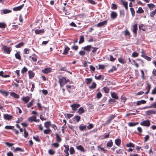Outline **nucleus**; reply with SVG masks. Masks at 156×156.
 <instances>
[{"label": "nucleus", "instance_id": "nucleus-1", "mask_svg": "<svg viewBox=\"0 0 156 156\" xmlns=\"http://www.w3.org/2000/svg\"><path fill=\"white\" fill-rule=\"evenodd\" d=\"M69 81L68 80H66V78L62 77L59 79V83L61 87H62Z\"/></svg>", "mask_w": 156, "mask_h": 156}, {"label": "nucleus", "instance_id": "nucleus-2", "mask_svg": "<svg viewBox=\"0 0 156 156\" xmlns=\"http://www.w3.org/2000/svg\"><path fill=\"white\" fill-rule=\"evenodd\" d=\"M141 126H149L150 125V121L149 120H144L140 123Z\"/></svg>", "mask_w": 156, "mask_h": 156}, {"label": "nucleus", "instance_id": "nucleus-3", "mask_svg": "<svg viewBox=\"0 0 156 156\" xmlns=\"http://www.w3.org/2000/svg\"><path fill=\"white\" fill-rule=\"evenodd\" d=\"M107 20H105L103 22L98 23L97 25V26L98 27H101L102 26H105L106 25L107 23Z\"/></svg>", "mask_w": 156, "mask_h": 156}, {"label": "nucleus", "instance_id": "nucleus-4", "mask_svg": "<svg viewBox=\"0 0 156 156\" xmlns=\"http://www.w3.org/2000/svg\"><path fill=\"white\" fill-rule=\"evenodd\" d=\"M80 106V105L78 104H74L71 105V107L72 108V110L74 111H76L77 110V108Z\"/></svg>", "mask_w": 156, "mask_h": 156}, {"label": "nucleus", "instance_id": "nucleus-5", "mask_svg": "<svg viewBox=\"0 0 156 156\" xmlns=\"http://www.w3.org/2000/svg\"><path fill=\"white\" fill-rule=\"evenodd\" d=\"M64 147L65 148V150H64V152L66 154L65 156H69V154L68 151L69 150V146L68 145H64Z\"/></svg>", "mask_w": 156, "mask_h": 156}, {"label": "nucleus", "instance_id": "nucleus-6", "mask_svg": "<svg viewBox=\"0 0 156 156\" xmlns=\"http://www.w3.org/2000/svg\"><path fill=\"white\" fill-rule=\"evenodd\" d=\"M116 115H111V116L108 117V119L105 122L106 124H109L111 122L112 120L116 117Z\"/></svg>", "mask_w": 156, "mask_h": 156}, {"label": "nucleus", "instance_id": "nucleus-7", "mask_svg": "<svg viewBox=\"0 0 156 156\" xmlns=\"http://www.w3.org/2000/svg\"><path fill=\"white\" fill-rule=\"evenodd\" d=\"M12 117L13 116L11 115L5 114H3V118L5 120H10L12 119Z\"/></svg>", "mask_w": 156, "mask_h": 156}, {"label": "nucleus", "instance_id": "nucleus-8", "mask_svg": "<svg viewBox=\"0 0 156 156\" xmlns=\"http://www.w3.org/2000/svg\"><path fill=\"white\" fill-rule=\"evenodd\" d=\"M120 2L122 5L124 7L126 10L127 11L128 10V3L127 2L121 0Z\"/></svg>", "mask_w": 156, "mask_h": 156}, {"label": "nucleus", "instance_id": "nucleus-9", "mask_svg": "<svg viewBox=\"0 0 156 156\" xmlns=\"http://www.w3.org/2000/svg\"><path fill=\"white\" fill-rule=\"evenodd\" d=\"M45 31L44 29H37L35 30V33L36 34H42L44 33Z\"/></svg>", "mask_w": 156, "mask_h": 156}, {"label": "nucleus", "instance_id": "nucleus-10", "mask_svg": "<svg viewBox=\"0 0 156 156\" xmlns=\"http://www.w3.org/2000/svg\"><path fill=\"white\" fill-rule=\"evenodd\" d=\"M30 97L29 96L25 97L23 96V97L21 98L22 100L25 104L27 103L29 101L30 99Z\"/></svg>", "mask_w": 156, "mask_h": 156}, {"label": "nucleus", "instance_id": "nucleus-11", "mask_svg": "<svg viewBox=\"0 0 156 156\" xmlns=\"http://www.w3.org/2000/svg\"><path fill=\"white\" fill-rule=\"evenodd\" d=\"M51 68H47L42 70V72L44 73L48 74L50 73L51 72Z\"/></svg>", "mask_w": 156, "mask_h": 156}, {"label": "nucleus", "instance_id": "nucleus-12", "mask_svg": "<svg viewBox=\"0 0 156 156\" xmlns=\"http://www.w3.org/2000/svg\"><path fill=\"white\" fill-rule=\"evenodd\" d=\"M3 48L4 51L5 53L8 54H10L11 50L9 47H8L6 46H3Z\"/></svg>", "mask_w": 156, "mask_h": 156}, {"label": "nucleus", "instance_id": "nucleus-13", "mask_svg": "<svg viewBox=\"0 0 156 156\" xmlns=\"http://www.w3.org/2000/svg\"><path fill=\"white\" fill-rule=\"evenodd\" d=\"M92 49V46L91 45H88L84 47L83 49L84 51H86L89 52Z\"/></svg>", "mask_w": 156, "mask_h": 156}, {"label": "nucleus", "instance_id": "nucleus-14", "mask_svg": "<svg viewBox=\"0 0 156 156\" xmlns=\"http://www.w3.org/2000/svg\"><path fill=\"white\" fill-rule=\"evenodd\" d=\"M56 136V141L60 143L62 141V138L60 137V135L57 133H55Z\"/></svg>", "mask_w": 156, "mask_h": 156}, {"label": "nucleus", "instance_id": "nucleus-15", "mask_svg": "<svg viewBox=\"0 0 156 156\" xmlns=\"http://www.w3.org/2000/svg\"><path fill=\"white\" fill-rule=\"evenodd\" d=\"M111 18L113 19H115L117 16V13L114 11H112L110 15Z\"/></svg>", "mask_w": 156, "mask_h": 156}, {"label": "nucleus", "instance_id": "nucleus-16", "mask_svg": "<svg viewBox=\"0 0 156 156\" xmlns=\"http://www.w3.org/2000/svg\"><path fill=\"white\" fill-rule=\"evenodd\" d=\"M156 111L153 110H149L146 112V114L150 115L152 114H156Z\"/></svg>", "mask_w": 156, "mask_h": 156}, {"label": "nucleus", "instance_id": "nucleus-17", "mask_svg": "<svg viewBox=\"0 0 156 156\" xmlns=\"http://www.w3.org/2000/svg\"><path fill=\"white\" fill-rule=\"evenodd\" d=\"M28 120L29 122H31L33 121L35 122H37V120L36 119V117L34 116H32L30 117L28 119Z\"/></svg>", "mask_w": 156, "mask_h": 156}, {"label": "nucleus", "instance_id": "nucleus-18", "mask_svg": "<svg viewBox=\"0 0 156 156\" xmlns=\"http://www.w3.org/2000/svg\"><path fill=\"white\" fill-rule=\"evenodd\" d=\"M28 73L29 77L30 79H32L34 77V73L32 71L29 70Z\"/></svg>", "mask_w": 156, "mask_h": 156}, {"label": "nucleus", "instance_id": "nucleus-19", "mask_svg": "<svg viewBox=\"0 0 156 156\" xmlns=\"http://www.w3.org/2000/svg\"><path fill=\"white\" fill-rule=\"evenodd\" d=\"M10 95L16 98H19V95L14 93V92L12 91L10 93Z\"/></svg>", "mask_w": 156, "mask_h": 156}, {"label": "nucleus", "instance_id": "nucleus-20", "mask_svg": "<svg viewBox=\"0 0 156 156\" xmlns=\"http://www.w3.org/2000/svg\"><path fill=\"white\" fill-rule=\"evenodd\" d=\"M137 24H135L133 26V33L136 34H137Z\"/></svg>", "mask_w": 156, "mask_h": 156}, {"label": "nucleus", "instance_id": "nucleus-21", "mask_svg": "<svg viewBox=\"0 0 156 156\" xmlns=\"http://www.w3.org/2000/svg\"><path fill=\"white\" fill-rule=\"evenodd\" d=\"M0 93L3 95L5 97H7L8 96L9 92L6 91H2V90H0Z\"/></svg>", "mask_w": 156, "mask_h": 156}, {"label": "nucleus", "instance_id": "nucleus-22", "mask_svg": "<svg viewBox=\"0 0 156 156\" xmlns=\"http://www.w3.org/2000/svg\"><path fill=\"white\" fill-rule=\"evenodd\" d=\"M23 6L24 4H23L18 6L15 7L13 9V10L14 11H18L20 10L23 8Z\"/></svg>", "mask_w": 156, "mask_h": 156}, {"label": "nucleus", "instance_id": "nucleus-23", "mask_svg": "<svg viewBox=\"0 0 156 156\" xmlns=\"http://www.w3.org/2000/svg\"><path fill=\"white\" fill-rule=\"evenodd\" d=\"M146 101L144 100H141L140 101H137L136 103V105H139L141 104H145Z\"/></svg>", "mask_w": 156, "mask_h": 156}, {"label": "nucleus", "instance_id": "nucleus-24", "mask_svg": "<svg viewBox=\"0 0 156 156\" xmlns=\"http://www.w3.org/2000/svg\"><path fill=\"white\" fill-rule=\"evenodd\" d=\"M113 145V142L112 141V140H110L106 144V146L108 148H109L110 147H112Z\"/></svg>", "mask_w": 156, "mask_h": 156}, {"label": "nucleus", "instance_id": "nucleus-25", "mask_svg": "<svg viewBox=\"0 0 156 156\" xmlns=\"http://www.w3.org/2000/svg\"><path fill=\"white\" fill-rule=\"evenodd\" d=\"M51 122L50 121H48L45 122L44 123V126L47 129L49 128V126H51Z\"/></svg>", "mask_w": 156, "mask_h": 156}, {"label": "nucleus", "instance_id": "nucleus-26", "mask_svg": "<svg viewBox=\"0 0 156 156\" xmlns=\"http://www.w3.org/2000/svg\"><path fill=\"white\" fill-rule=\"evenodd\" d=\"M156 108V102H154L152 104H151L150 106H149L148 107H145L144 108Z\"/></svg>", "mask_w": 156, "mask_h": 156}, {"label": "nucleus", "instance_id": "nucleus-27", "mask_svg": "<svg viewBox=\"0 0 156 156\" xmlns=\"http://www.w3.org/2000/svg\"><path fill=\"white\" fill-rule=\"evenodd\" d=\"M136 12L138 14H141L143 13L144 12V10L141 7H139L137 10L136 11Z\"/></svg>", "mask_w": 156, "mask_h": 156}, {"label": "nucleus", "instance_id": "nucleus-28", "mask_svg": "<svg viewBox=\"0 0 156 156\" xmlns=\"http://www.w3.org/2000/svg\"><path fill=\"white\" fill-rule=\"evenodd\" d=\"M69 48L67 46H66L62 54L65 55H66L68 51L69 50Z\"/></svg>", "mask_w": 156, "mask_h": 156}, {"label": "nucleus", "instance_id": "nucleus-29", "mask_svg": "<svg viewBox=\"0 0 156 156\" xmlns=\"http://www.w3.org/2000/svg\"><path fill=\"white\" fill-rule=\"evenodd\" d=\"M124 34L125 36H128L129 37H131L130 34L127 29H126L124 31Z\"/></svg>", "mask_w": 156, "mask_h": 156}, {"label": "nucleus", "instance_id": "nucleus-30", "mask_svg": "<svg viewBox=\"0 0 156 156\" xmlns=\"http://www.w3.org/2000/svg\"><path fill=\"white\" fill-rule=\"evenodd\" d=\"M76 149L81 151L85 152L84 148L81 145H79L76 147Z\"/></svg>", "mask_w": 156, "mask_h": 156}, {"label": "nucleus", "instance_id": "nucleus-31", "mask_svg": "<svg viewBox=\"0 0 156 156\" xmlns=\"http://www.w3.org/2000/svg\"><path fill=\"white\" fill-rule=\"evenodd\" d=\"M121 143V140L119 139H115V144L117 146H119Z\"/></svg>", "mask_w": 156, "mask_h": 156}, {"label": "nucleus", "instance_id": "nucleus-32", "mask_svg": "<svg viewBox=\"0 0 156 156\" xmlns=\"http://www.w3.org/2000/svg\"><path fill=\"white\" fill-rule=\"evenodd\" d=\"M111 96L112 98H114L116 99H118V97L117 96V95L116 93L115 92H113L111 93Z\"/></svg>", "mask_w": 156, "mask_h": 156}, {"label": "nucleus", "instance_id": "nucleus-33", "mask_svg": "<svg viewBox=\"0 0 156 156\" xmlns=\"http://www.w3.org/2000/svg\"><path fill=\"white\" fill-rule=\"evenodd\" d=\"M84 112V110L83 108L82 107L80 108L77 112L80 115L82 114V113Z\"/></svg>", "mask_w": 156, "mask_h": 156}, {"label": "nucleus", "instance_id": "nucleus-34", "mask_svg": "<svg viewBox=\"0 0 156 156\" xmlns=\"http://www.w3.org/2000/svg\"><path fill=\"white\" fill-rule=\"evenodd\" d=\"M156 14V9L155 10L153 11L152 12L150 13V16L151 17L153 18L154 17V16H155Z\"/></svg>", "mask_w": 156, "mask_h": 156}, {"label": "nucleus", "instance_id": "nucleus-35", "mask_svg": "<svg viewBox=\"0 0 156 156\" xmlns=\"http://www.w3.org/2000/svg\"><path fill=\"white\" fill-rule=\"evenodd\" d=\"M96 87V83L95 82H93L92 83L91 86H89V87L90 89H94Z\"/></svg>", "mask_w": 156, "mask_h": 156}, {"label": "nucleus", "instance_id": "nucleus-36", "mask_svg": "<svg viewBox=\"0 0 156 156\" xmlns=\"http://www.w3.org/2000/svg\"><path fill=\"white\" fill-rule=\"evenodd\" d=\"M2 12L3 14H6L10 13L11 12V11L10 10L7 9H4L2 11Z\"/></svg>", "mask_w": 156, "mask_h": 156}, {"label": "nucleus", "instance_id": "nucleus-37", "mask_svg": "<svg viewBox=\"0 0 156 156\" xmlns=\"http://www.w3.org/2000/svg\"><path fill=\"white\" fill-rule=\"evenodd\" d=\"M139 124V122H129L128 123V125L129 126L131 127L134 126L136 125H138Z\"/></svg>", "mask_w": 156, "mask_h": 156}, {"label": "nucleus", "instance_id": "nucleus-38", "mask_svg": "<svg viewBox=\"0 0 156 156\" xmlns=\"http://www.w3.org/2000/svg\"><path fill=\"white\" fill-rule=\"evenodd\" d=\"M92 81L91 78L85 79V82L87 84H89Z\"/></svg>", "mask_w": 156, "mask_h": 156}, {"label": "nucleus", "instance_id": "nucleus-39", "mask_svg": "<svg viewBox=\"0 0 156 156\" xmlns=\"http://www.w3.org/2000/svg\"><path fill=\"white\" fill-rule=\"evenodd\" d=\"M118 60L120 63L122 64H124L126 63L124 59L121 57L119 58L118 59Z\"/></svg>", "mask_w": 156, "mask_h": 156}, {"label": "nucleus", "instance_id": "nucleus-40", "mask_svg": "<svg viewBox=\"0 0 156 156\" xmlns=\"http://www.w3.org/2000/svg\"><path fill=\"white\" fill-rule=\"evenodd\" d=\"M79 129L81 131H83V130H86V126H82L80 125L79 127Z\"/></svg>", "mask_w": 156, "mask_h": 156}, {"label": "nucleus", "instance_id": "nucleus-41", "mask_svg": "<svg viewBox=\"0 0 156 156\" xmlns=\"http://www.w3.org/2000/svg\"><path fill=\"white\" fill-rule=\"evenodd\" d=\"M6 27V24L4 23L0 22V28H5Z\"/></svg>", "mask_w": 156, "mask_h": 156}, {"label": "nucleus", "instance_id": "nucleus-42", "mask_svg": "<svg viewBox=\"0 0 156 156\" xmlns=\"http://www.w3.org/2000/svg\"><path fill=\"white\" fill-rule=\"evenodd\" d=\"M95 79L96 80H100L101 79L102 80H103L104 79V76L102 75H100L98 76H95Z\"/></svg>", "mask_w": 156, "mask_h": 156}, {"label": "nucleus", "instance_id": "nucleus-43", "mask_svg": "<svg viewBox=\"0 0 156 156\" xmlns=\"http://www.w3.org/2000/svg\"><path fill=\"white\" fill-rule=\"evenodd\" d=\"M34 99H33L27 105V107L28 108L30 107L33 105L34 101Z\"/></svg>", "mask_w": 156, "mask_h": 156}, {"label": "nucleus", "instance_id": "nucleus-44", "mask_svg": "<svg viewBox=\"0 0 156 156\" xmlns=\"http://www.w3.org/2000/svg\"><path fill=\"white\" fill-rule=\"evenodd\" d=\"M73 119L76 120L77 122H78L80 120V117L79 116L76 115L73 117Z\"/></svg>", "mask_w": 156, "mask_h": 156}, {"label": "nucleus", "instance_id": "nucleus-45", "mask_svg": "<svg viewBox=\"0 0 156 156\" xmlns=\"http://www.w3.org/2000/svg\"><path fill=\"white\" fill-rule=\"evenodd\" d=\"M51 130L49 128L47 129H44V130L43 132L44 134H48L50 133Z\"/></svg>", "mask_w": 156, "mask_h": 156}, {"label": "nucleus", "instance_id": "nucleus-46", "mask_svg": "<svg viewBox=\"0 0 156 156\" xmlns=\"http://www.w3.org/2000/svg\"><path fill=\"white\" fill-rule=\"evenodd\" d=\"M69 152L71 154H73L75 153V151L73 147H71L69 149Z\"/></svg>", "mask_w": 156, "mask_h": 156}, {"label": "nucleus", "instance_id": "nucleus-47", "mask_svg": "<svg viewBox=\"0 0 156 156\" xmlns=\"http://www.w3.org/2000/svg\"><path fill=\"white\" fill-rule=\"evenodd\" d=\"M24 44L23 42H21L15 46V47L16 48H20L22 47Z\"/></svg>", "mask_w": 156, "mask_h": 156}, {"label": "nucleus", "instance_id": "nucleus-48", "mask_svg": "<svg viewBox=\"0 0 156 156\" xmlns=\"http://www.w3.org/2000/svg\"><path fill=\"white\" fill-rule=\"evenodd\" d=\"M126 146L127 147H135V145L133 143L130 142L127 144H126Z\"/></svg>", "mask_w": 156, "mask_h": 156}, {"label": "nucleus", "instance_id": "nucleus-49", "mask_svg": "<svg viewBox=\"0 0 156 156\" xmlns=\"http://www.w3.org/2000/svg\"><path fill=\"white\" fill-rule=\"evenodd\" d=\"M15 57L16 59H17L20 60H21V56L17 52L15 54Z\"/></svg>", "mask_w": 156, "mask_h": 156}, {"label": "nucleus", "instance_id": "nucleus-50", "mask_svg": "<svg viewBox=\"0 0 156 156\" xmlns=\"http://www.w3.org/2000/svg\"><path fill=\"white\" fill-rule=\"evenodd\" d=\"M117 5L116 4L112 3L111 6V9L115 10L117 9Z\"/></svg>", "mask_w": 156, "mask_h": 156}, {"label": "nucleus", "instance_id": "nucleus-51", "mask_svg": "<svg viewBox=\"0 0 156 156\" xmlns=\"http://www.w3.org/2000/svg\"><path fill=\"white\" fill-rule=\"evenodd\" d=\"M130 10L132 16H134L135 14V11L134 10L133 8H131L130 9Z\"/></svg>", "mask_w": 156, "mask_h": 156}, {"label": "nucleus", "instance_id": "nucleus-52", "mask_svg": "<svg viewBox=\"0 0 156 156\" xmlns=\"http://www.w3.org/2000/svg\"><path fill=\"white\" fill-rule=\"evenodd\" d=\"M14 127L13 126H5V129H12L13 130V129H14Z\"/></svg>", "mask_w": 156, "mask_h": 156}, {"label": "nucleus", "instance_id": "nucleus-53", "mask_svg": "<svg viewBox=\"0 0 156 156\" xmlns=\"http://www.w3.org/2000/svg\"><path fill=\"white\" fill-rule=\"evenodd\" d=\"M27 69L25 67H24L21 71V73L23 74L27 72Z\"/></svg>", "mask_w": 156, "mask_h": 156}, {"label": "nucleus", "instance_id": "nucleus-54", "mask_svg": "<svg viewBox=\"0 0 156 156\" xmlns=\"http://www.w3.org/2000/svg\"><path fill=\"white\" fill-rule=\"evenodd\" d=\"M103 90L105 93H108L109 92V89L108 87H105L103 88Z\"/></svg>", "mask_w": 156, "mask_h": 156}, {"label": "nucleus", "instance_id": "nucleus-55", "mask_svg": "<svg viewBox=\"0 0 156 156\" xmlns=\"http://www.w3.org/2000/svg\"><path fill=\"white\" fill-rule=\"evenodd\" d=\"M17 151H23V150L20 148L17 147L13 151L16 152Z\"/></svg>", "mask_w": 156, "mask_h": 156}, {"label": "nucleus", "instance_id": "nucleus-56", "mask_svg": "<svg viewBox=\"0 0 156 156\" xmlns=\"http://www.w3.org/2000/svg\"><path fill=\"white\" fill-rule=\"evenodd\" d=\"M139 55V54L136 51L133 52L132 54V57H137Z\"/></svg>", "mask_w": 156, "mask_h": 156}, {"label": "nucleus", "instance_id": "nucleus-57", "mask_svg": "<svg viewBox=\"0 0 156 156\" xmlns=\"http://www.w3.org/2000/svg\"><path fill=\"white\" fill-rule=\"evenodd\" d=\"M48 152L50 155H53L55 154V151L52 149H50L49 150Z\"/></svg>", "mask_w": 156, "mask_h": 156}, {"label": "nucleus", "instance_id": "nucleus-58", "mask_svg": "<svg viewBox=\"0 0 156 156\" xmlns=\"http://www.w3.org/2000/svg\"><path fill=\"white\" fill-rule=\"evenodd\" d=\"M24 136L25 138L27 137L28 135V132L26 131V129H24Z\"/></svg>", "mask_w": 156, "mask_h": 156}, {"label": "nucleus", "instance_id": "nucleus-59", "mask_svg": "<svg viewBox=\"0 0 156 156\" xmlns=\"http://www.w3.org/2000/svg\"><path fill=\"white\" fill-rule=\"evenodd\" d=\"M147 6L149 8H154L155 7V5L151 3L147 5Z\"/></svg>", "mask_w": 156, "mask_h": 156}, {"label": "nucleus", "instance_id": "nucleus-60", "mask_svg": "<svg viewBox=\"0 0 156 156\" xmlns=\"http://www.w3.org/2000/svg\"><path fill=\"white\" fill-rule=\"evenodd\" d=\"M151 89V85L148 83H147V86L146 87V89L147 90L150 91Z\"/></svg>", "mask_w": 156, "mask_h": 156}, {"label": "nucleus", "instance_id": "nucleus-61", "mask_svg": "<svg viewBox=\"0 0 156 156\" xmlns=\"http://www.w3.org/2000/svg\"><path fill=\"white\" fill-rule=\"evenodd\" d=\"M102 96V94L100 92L96 94V97L98 99L100 98Z\"/></svg>", "mask_w": 156, "mask_h": 156}, {"label": "nucleus", "instance_id": "nucleus-62", "mask_svg": "<svg viewBox=\"0 0 156 156\" xmlns=\"http://www.w3.org/2000/svg\"><path fill=\"white\" fill-rule=\"evenodd\" d=\"M79 54L81 56H83L85 54V52L84 51H81L79 52Z\"/></svg>", "mask_w": 156, "mask_h": 156}, {"label": "nucleus", "instance_id": "nucleus-63", "mask_svg": "<svg viewBox=\"0 0 156 156\" xmlns=\"http://www.w3.org/2000/svg\"><path fill=\"white\" fill-rule=\"evenodd\" d=\"M33 138L34 139L37 141L40 142V140L38 136H33Z\"/></svg>", "mask_w": 156, "mask_h": 156}, {"label": "nucleus", "instance_id": "nucleus-64", "mask_svg": "<svg viewBox=\"0 0 156 156\" xmlns=\"http://www.w3.org/2000/svg\"><path fill=\"white\" fill-rule=\"evenodd\" d=\"M93 127V126L92 124H90L89 125H88L87 126V128L88 129H92Z\"/></svg>", "mask_w": 156, "mask_h": 156}]
</instances>
